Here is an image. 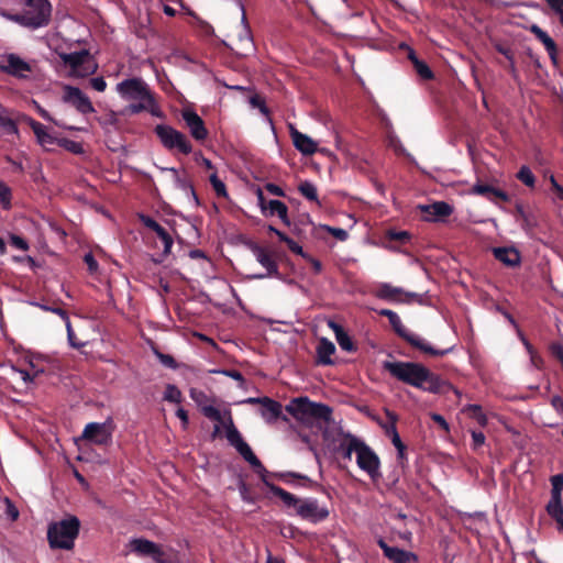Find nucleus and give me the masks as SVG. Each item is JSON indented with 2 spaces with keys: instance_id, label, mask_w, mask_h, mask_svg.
<instances>
[{
  "instance_id": "obj_1",
  "label": "nucleus",
  "mask_w": 563,
  "mask_h": 563,
  "mask_svg": "<svg viewBox=\"0 0 563 563\" xmlns=\"http://www.w3.org/2000/svg\"><path fill=\"white\" fill-rule=\"evenodd\" d=\"M382 367L397 380L431 394L441 393L446 385L439 375L417 362L384 361Z\"/></svg>"
},
{
  "instance_id": "obj_2",
  "label": "nucleus",
  "mask_w": 563,
  "mask_h": 563,
  "mask_svg": "<svg viewBox=\"0 0 563 563\" xmlns=\"http://www.w3.org/2000/svg\"><path fill=\"white\" fill-rule=\"evenodd\" d=\"M264 485L278 497L286 507L294 508L295 514L303 520L312 523L324 521L330 512L325 506H320L316 498H298L294 494L263 478Z\"/></svg>"
},
{
  "instance_id": "obj_3",
  "label": "nucleus",
  "mask_w": 563,
  "mask_h": 563,
  "mask_svg": "<svg viewBox=\"0 0 563 563\" xmlns=\"http://www.w3.org/2000/svg\"><path fill=\"white\" fill-rule=\"evenodd\" d=\"M22 12L0 10V15L32 30L46 26L51 21L52 5L48 0H22Z\"/></svg>"
},
{
  "instance_id": "obj_4",
  "label": "nucleus",
  "mask_w": 563,
  "mask_h": 563,
  "mask_svg": "<svg viewBox=\"0 0 563 563\" xmlns=\"http://www.w3.org/2000/svg\"><path fill=\"white\" fill-rule=\"evenodd\" d=\"M78 517L67 514L60 520L52 521L47 527V542L52 550L71 551L80 533Z\"/></svg>"
},
{
  "instance_id": "obj_5",
  "label": "nucleus",
  "mask_w": 563,
  "mask_h": 563,
  "mask_svg": "<svg viewBox=\"0 0 563 563\" xmlns=\"http://www.w3.org/2000/svg\"><path fill=\"white\" fill-rule=\"evenodd\" d=\"M286 411L302 423L323 421L329 423L332 419V409L328 405L311 401L308 397H297L285 407Z\"/></svg>"
},
{
  "instance_id": "obj_6",
  "label": "nucleus",
  "mask_w": 563,
  "mask_h": 563,
  "mask_svg": "<svg viewBox=\"0 0 563 563\" xmlns=\"http://www.w3.org/2000/svg\"><path fill=\"white\" fill-rule=\"evenodd\" d=\"M379 316L386 317L397 335L408 342L411 346L420 350L421 352L432 355V356H443L448 354L452 347L444 350H437L432 347L426 340L419 338L418 335L411 333L406 329L402 324L399 316L389 309H382L378 311Z\"/></svg>"
},
{
  "instance_id": "obj_7",
  "label": "nucleus",
  "mask_w": 563,
  "mask_h": 563,
  "mask_svg": "<svg viewBox=\"0 0 563 563\" xmlns=\"http://www.w3.org/2000/svg\"><path fill=\"white\" fill-rule=\"evenodd\" d=\"M65 66L70 68V75L74 77H87L95 74L98 64L87 49L79 52L59 54Z\"/></svg>"
},
{
  "instance_id": "obj_8",
  "label": "nucleus",
  "mask_w": 563,
  "mask_h": 563,
  "mask_svg": "<svg viewBox=\"0 0 563 563\" xmlns=\"http://www.w3.org/2000/svg\"><path fill=\"white\" fill-rule=\"evenodd\" d=\"M154 133L159 139L162 145L168 151L177 150L184 155H189L192 152V145L188 137L170 125L157 124Z\"/></svg>"
},
{
  "instance_id": "obj_9",
  "label": "nucleus",
  "mask_w": 563,
  "mask_h": 563,
  "mask_svg": "<svg viewBox=\"0 0 563 563\" xmlns=\"http://www.w3.org/2000/svg\"><path fill=\"white\" fill-rule=\"evenodd\" d=\"M117 91L125 100L151 101L153 95L148 85L139 77L128 78L117 85Z\"/></svg>"
},
{
  "instance_id": "obj_10",
  "label": "nucleus",
  "mask_w": 563,
  "mask_h": 563,
  "mask_svg": "<svg viewBox=\"0 0 563 563\" xmlns=\"http://www.w3.org/2000/svg\"><path fill=\"white\" fill-rule=\"evenodd\" d=\"M250 250L254 254L256 261L266 268L265 274H258L255 275L254 278L263 279L266 277H275V278H282V274L278 268V264L274 257V253L267 250L266 247L255 243L251 242L249 244Z\"/></svg>"
},
{
  "instance_id": "obj_11",
  "label": "nucleus",
  "mask_w": 563,
  "mask_h": 563,
  "mask_svg": "<svg viewBox=\"0 0 563 563\" xmlns=\"http://www.w3.org/2000/svg\"><path fill=\"white\" fill-rule=\"evenodd\" d=\"M357 466L367 473V475L374 481H378L382 477L379 472L380 460L378 455L363 441L356 455Z\"/></svg>"
},
{
  "instance_id": "obj_12",
  "label": "nucleus",
  "mask_w": 563,
  "mask_h": 563,
  "mask_svg": "<svg viewBox=\"0 0 563 563\" xmlns=\"http://www.w3.org/2000/svg\"><path fill=\"white\" fill-rule=\"evenodd\" d=\"M130 549L141 558H151L156 563H168L162 547L144 538L130 541Z\"/></svg>"
},
{
  "instance_id": "obj_13",
  "label": "nucleus",
  "mask_w": 563,
  "mask_h": 563,
  "mask_svg": "<svg viewBox=\"0 0 563 563\" xmlns=\"http://www.w3.org/2000/svg\"><path fill=\"white\" fill-rule=\"evenodd\" d=\"M81 439L96 445L107 446L112 441V432L106 423L90 422L86 424Z\"/></svg>"
},
{
  "instance_id": "obj_14",
  "label": "nucleus",
  "mask_w": 563,
  "mask_h": 563,
  "mask_svg": "<svg viewBox=\"0 0 563 563\" xmlns=\"http://www.w3.org/2000/svg\"><path fill=\"white\" fill-rule=\"evenodd\" d=\"M64 101L70 103L82 114H88L95 111L90 99L77 87L65 86Z\"/></svg>"
},
{
  "instance_id": "obj_15",
  "label": "nucleus",
  "mask_w": 563,
  "mask_h": 563,
  "mask_svg": "<svg viewBox=\"0 0 563 563\" xmlns=\"http://www.w3.org/2000/svg\"><path fill=\"white\" fill-rule=\"evenodd\" d=\"M181 118L189 129L190 135L198 142L207 140L209 132L203 120L191 109H184Z\"/></svg>"
},
{
  "instance_id": "obj_16",
  "label": "nucleus",
  "mask_w": 563,
  "mask_h": 563,
  "mask_svg": "<svg viewBox=\"0 0 563 563\" xmlns=\"http://www.w3.org/2000/svg\"><path fill=\"white\" fill-rule=\"evenodd\" d=\"M376 542L383 550L384 556L393 563H410L418 561V556L413 552L397 547H390L382 537H379Z\"/></svg>"
},
{
  "instance_id": "obj_17",
  "label": "nucleus",
  "mask_w": 563,
  "mask_h": 563,
  "mask_svg": "<svg viewBox=\"0 0 563 563\" xmlns=\"http://www.w3.org/2000/svg\"><path fill=\"white\" fill-rule=\"evenodd\" d=\"M375 296L383 300L397 302H410L412 298L417 297L416 294L405 292L401 288L387 283L380 284L376 288Z\"/></svg>"
},
{
  "instance_id": "obj_18",
  "label": "nucleus",
  "mask_w": 563,
  "mask_h": 563,
  "mask_svg": "<svg viewBox=\"0 0 563 563\" xmlns=\"http://www.w3.org/2000/svg\"><path fill=\"white\" fill-rule=\"evenodd\" d=\"M419 209L427 221H438L451 216L453 209L444 201H435L431 205H421Z\"/></svg>"
},
{
  "instance_id": "obj_19",
  "label": "nucleus",
  "mask_w": 563,
  "mask_h": 563,
  "mask_svg": "<svg viewBox=\"0 0 563 563\" xmlns=\"http://www.w3.org/2000/svg\"><path fill=\"white\" fill-rule=\"evenodd\" d=\"M294 146L302 155H312L317 152V143L307 134L299 132L294 125L289 126Z\"/></svg>"
},
{
  "instance_id": "obj_20",
  "label": "nucleus",
  "mask_w": 563,
  "mask_h": 563,
  "mask_svg": "<svg viewBox=\"0 0 563 563\" xmlns=\"http://www.w3.org/2000/svg\"><path fill=\"white\" fill-rule=\"evenodd\" d=\"M282 410L283 406L280 402L266 396L263 397V402L261 405L260 412L266 422L272 423L278 420L279 418H283V420L287 421L288 419L287 417L283 416Z\"/></svg>"
},
{
  "instance_id": "obj_21",
  "label": "nucleus",
  "mask_w": 563,
  "mask_h": 563,
  "mask_svg": "<svg viewBox=\"0 0 563 563\" xmlns=\"http://www.w3.org/2000/svg\"><path fill=\"white\" fill-rule=\"evenodd\" d=\"M143 224L156 233V235L159 238V240L164 244V253L168 254L172 251L174 241L172 235L167 232V230L162 227L156 220L148 216H142L141 217Z\"/></svg>"
},
{
  "instance_id": "obj_22",
  "label": "nucleus",
  "mask_w": 563,
  "mask_h": 563,
  "mask_svg": "<svg viewBox=\"0 0 563 563\" xmlns=\"http://www.w3.org/2000/svg\"><path fill=\"white\" fill-rule=\"evenodd\" d=\"M32 71V67L29 63L23 60L16 54L10 53L8 60V68L5 74L13 76L19 79H25L29 77V73Z\"/></svg>"
},
{
  "instance_id": "obj_23",
  "label": "nucleus",
  "mask_w": 563,
  "mask_h": 563,
  "mask_svg": "<svg viewBox=\"0 0 563 563\" xmlns=\"http://www.w3.org/2000/svg\"><path fill=\"white\" fill-rule=\"evenodd\" d=\"M340 434L342 435V441L336 448V451L341 453L344 459L350 461L352 459V453L357 455L363 441L350 432L341 431Z\"/></svg>"
},
{
  "instance_id": "obj_24",
  "label": "nucleus",
  "mask_w": 563,
  "mask_h": 563,
  "mask_svg": "<svg viewBox=\"0 0 563 563\" xmlns=\"http://www.w3.org/2000/svg\"><path fill=\"white\" fill-rule=\"evenodd\" d=\"M190 397L201 407V412L205 417L217 422H222V415L218 408L211 405H202V401L207 399L203 391L191 389Z\"/></svg>"
},
{
  "instance_id": "obj_25",
  "label": "nucleus",
  "mask_w": 563,
  "mask_h": 563,
  "mask_svg": "<svg viewBox=\"0 0 563 563\" xmlns=\"http://www.w3.org/2000/svg\"><path fill=\"white\" fill-rule=\"evenodd\" d=\"M496 260L509 267H516L520 264V253L515 247H495L493 250Z\"/></svg>"
},
{
  "instance_id": "obj_26",
  "label": "nucleus",
  "mask_w": 563,
  "mask_h": 563,
  "mask_svg": "<svg viewBox=\"0 0 563 563\" xmlns=\"http://www.w3.org/2000/svg\"><path fill=\"white\" fill-rule=\"evenodd\" d=\"M128 113L139 114L143 111L150 112L152 115L163 118L164 113L156 103L154 93L151 96V101L131 103L126 108Z\"/></svg>"
},
{
  "instance_id": "obj_27",
  "label": "nucleus",
  "mask_w": 563,
  "mask_h": 563,
  "mask_svg": "<svg viewBox=\"0 0 563 563\" xmlns=\"http://www.w3.org/2000/svg\"><path fill=\"white\" fill-rule=\"evenodd\" d=\"M473 191L493 201L495 199H499L505 202L509 201V196L507 192L487 184H476L473 187Z\"/></svg>"
},
{
  "instance_id": "obj_28",
  "label": "nucleus",
  "mask_w": 563,
  "mask_h": 563,
  "mask_svg": "<svg viewBox=\"0 0 563 563\" xmlns=\"http://www.w3.org/2000/svg\"><path fill=\"white\" fill-rule=\"evenodd\" d=\"M334 352L335 345L330 340L325 338L320 339L317 347V363L320 365H332L333 361L331 360V355L334 354Z\"/></svg>"
},
{
  "instance_id": "obj_29",
  "label": "nucleus",
  "mask_w": 563,
  "mask_h": 563,
  "mask_svg": "<svg viewBox=\"0 0 563 563\" xmlns=\"http://www.w3.org/2000/svg\"><path fill=\"white\" fill-rule=\"evenodd\" d=\"M329 327L334 331L335 339L338 341V344L343 351L346 352H354L356 351V346L353 343L350 335L345 332V330L338 323L330 321Z\"/></svg>"
},
{
  "instance_id": "obj_30",
  "label": "nucleus",
  "mask_w": 563,
  "mask_h": 563,
  "mask_svg": "<svg viewBox=\"0 0 563 563\" xmlns=\"http://www.w3.org/2000/svg\"><path fill=\"white\" fill-rule=\"evenodd\" d=\"M266 217L278 216L284 224L290 225L288 207L280 200H269Z\"/></svg>"
},
{
  "instance_id": "obj_31",
  "label": "nucleus",
  "mask_w": 563,
  "mask_h": 563,
  "mask_svg": "<svg viewBox=\"0 0 563 563\" xmlns=\"http://www.w3.org/2000/svg\"><path fill=\"white\" fill-rule=\"evenodd\" d=\"M408 58L411 60L417 74L424 80L433 79L434 75L423 60H420L412 48H408Z\"/></svg>"
},
{
  "instance_id": "obj_32",
  "label": "nucleus",
  "mask_w": 563,
  "mask_h": 563,
  "mask_svg": "<svg viewBox=\"0 0 563 563\" xmlns=\"http://www.w3.org/2000/svg\"><path fill=\"white\" fill-rule=\"evenodd\" d=\"M167 170L173 173L176 186L183 191H185L187 195H190L195 203L198 206L200 202L192 183L189 179L181 177L178 170L174 167L168 168Z\"/></svg>"
},
{
  "instance_id": "obj_33",
  "label": "nucleus",
  "mask_w": 563,
  "mask_h": 563,
  "mask_svg": "<svg viewBox=\"0 0 563 563\" xmlns=\"http://www.w3.org/2000/svg\"><path fill=\"white\" fill-rule=\"evenodd\" d=\"M221 423L225 428V437H227L228 442L236 449L244 440H243L241 433L239 432V430L236 429V427L234 426V422H233V419H232V416L230 412H229V417H228L227 421L222 420Z\"/></svg>"
},
{
  "instance_id": "obj_34",
  "label": "nucleus",
  "mask_w": 563,
  "mask_h": 563,
  "mask_svg": "<svg viewBox=\"0 0 563 563\" xmlns=\"http://www.w3.org/2000/svg\"><path fill=\"white\" fill-rule=\"evenodd\" d=\"M386 415H387V418L389 420V424L385 426V431H386V434L388 437H390L391 439V443L394 444V446L397 449V448H400V446H405V444L402 443L400 437H399V433L397 431V428H396V422L398 420V417L396 413L387 410L386 411Z\"/></svg>"
},
{
  "instance_id": "obj_35",
  "label": "nucleus",
  "mask_w": 563,
  "mask_h": 563,
  "mask_svg": "<svg viewBox=\"0 0 563 563\" xmlns=\"http://www.w3.org/2000/svg\"><path fill=\"white\" fill-rule=\"evenodd\" d=\"M32 131L42 146L45 147L55 144L56 139L46 131V128L42 123L33 122Z\"/></svg>"
},
{
  "instance_id": "obj_36",
  "label": "nucleus",
  "mask_w": 563,
  "mask_h": 563,
  "mask_svg": "<svg viewBox=\"0 0 563 563\" xmlns=\"http://www.w3.org/2000/svg\"><path fill=\"white\" fill-rule=\"evenodd\" d=\"M0 129L4 134H18L16 122L5 115V110L0 106Z\"/></svg>"
},
{
  "instance_id": "obj_37",
  "label": "nucleus",
  "mask_w": 563,
  "mask_h": 563,
  "mask_svg": "<svg viewBox=\"0 0 563 563\" xmlns=\"http://www.w3.org/2000/svg\"><path fill=\"white\" fill-rule=\"evenodd\" d=\"M563 489L552 488L551 489V499L547 505V512H554L563 510L561 493Z\"/></svg>"
},
{
  "instance_id": "obj_38",
  "label": "nucleus",
  "mask_w": 563,
  "mask_h": 563,
  "mask_svg": "<svg viewBox=\"0 0 563 563\" xmlns=\"http://www.w3.org/2000/svg\"><path fill=\"white\" fill-rule=\"evenodd\" d=\"M298 190L309 201L318 202L317 187L312 183L308 180L300 183L298 186Z\"/></svg>"
},
{
  "instance_id": "obj_39",
  "label": "nucleus",
  "mask_w": 563,
  "mask_h": 563,
  "mask_svg": "<svg viewBox=\"0 0 563 563\" xmlns=\"http://www.w3.org/2000/svg\"><path fill=\"white\" fill-rule=\"evenodd\" d=\"M465 411L472 419L476 420L482 427H485L487 424V417L483 412V409L479 405H467Z\"/></svg>"
},
{
  "instance_id": "obj_40",
  "label": "nucleus",
  "mask_w": 563,
  "mask_h": 563,
  "mask_svg": "<svg viewBox=\"0 0 563 563\" xmlns=\"http://www.w3.org/2000/svg\"><path fill=\"white\" fill-rule=\"evenodd\" d=\"M517 178L526 186L533 188L536 184V177L528 166H521L517 173Z\"/></svg>"
},
{
  "instance_id": "obj_41",
  "label": "nucleus",
  "mask_w": 563,
  "mask_h": 563,
  "mask_svg": "<svg viewBox=\"0 0 563 563\" xmlns=\"http://www.w3.org/2000/svg\"><path fill=\"white\" fill-rule=\"evenodd\" d=\"M164 399L169 402L179 404L183 400V395L177 386L168 384L165 388Z\"/></svg>"
},
{
  "instance_id": "obj_42",
  "label": "nucleus",
  "mask_w": 563,
  "mask_h": 563,
  "mask_svg": "<svg viewBox=\"0 0 563 563\" xmlns=\"http://www.w3.org/2000/svg\"><path fill=\"white\" fill-rule=\"evenodd\" d=\"M210 184L218 197L227 198L228 191L224 183L218 177L217 173H213L209 177Z\"/></svg>"
},
{
  "instance_id": "obj_43",
  "label": "nucleus",
  "mask_w": 563,
  "mask_h": 563,
  "mask_svg": "<svg viewBox=\"0 0 563 563\" xmlns=\"http://www.w3.org/2000/svg\"><path fill=\"white\" fill-rule=\"evenodd\" d=\"M249 102L253 108H257L262 114L266 117L269 114V110L265 103L264 98L258 93H254L253 96H251Z\"/></svg>"
},
{
  "instance_id": "obj_44",
  "label": "nucleus",
  "mask_w": 563,
  "mask_h": 563,
  "mask_svg": "<svg viewBox=\"0 0 563 563\" xmlns=\"http://www.w3.org/2000/svg\"><path fill=\"white\" fill-rule=\"evenodd\" d=\"M247 463H250V465L254 468V471L261 475V478H265L266 479V474H267V471L266 468L264 467V465L262 464V462L258 460V457L255 455V454H252L250 455L249 457L246 456V460H245Z\"/></svg>"
},
{
  "instance_id": "obj_45",
  "label": "nucleus",
  "mask_w": 563,
  "mask_h": 563,
  "mask_svg": "<svg viewBox=\"0 0 563 563\" xmlns=\"http://www.w3.org/2000/svg\"><path fill=\"white\" fill-rule=\"evenodd\" d=\"M11 198V189L4 183L0 181V203L3 206V208H10Z\"/></svg>"
},
{
  "instance_id": "obj_46",
  "label": "nucleus",
  "mask_w": 563,
  "mask_h": 563,
  "mask_svg": "<svg viewBox=\"0 0 563 563\" xmlns=\"http://www.w3.org/2000/svg\"><path fill=\"white\" fill-rule=\"evenodd\" d=\"M282 242L286 243V245L288 246V249L297 254V255H300L301 257H308V253H306L303 251V249L296 242L294 241L292 239H290L288 235L287 236H282Z\"/></svg>"
},
{
  "instance_id": "obj_47",
  "label": "nucleus",
  "mask_w": 563,
  "mask_h": 563,
  "mask_svg": "<svg viewBox=\"0 0 563 563\" xmlns=\"http://www.w3.org/2000/svg\"><path fill=\"white\" fill-rule=\"evenodd\" d=\"M155 355L157 356V358L164 366L172 368V369L177 368V366H178L177 362L172 355L164 354L159 351H155Z\"/></svg>"
},
{
  "instance_id": "obj_48",
  "label": "nucleus",
  "mask_w": 563,
  "mask_h": 563,
  "mask_svg": "<svg viewBox=\"0 0 563 563\" xmlns=\"http://www.w3.org/2000/svg\"><path fill=\"white\" fill-rule=\"evenodd\" d=\"M245 36L240 38V44L244 45V51L238 52V54L245 56L247 55V51H251L253 48V42L250 34V29L247 25L244 27Z\"/></svg>"
},
{
  "instance_id": "obj_49",
  "label": "nucleus",
  "mask_w": 563,
  "mask_h": 563,
  "mask_svg": "<svg viewBox=\"0 0 563 563\" xmlns=\"http://www.w3.org/2000/svg\"><path fill=\"white\" fill-rule=\"evenodd\" d=\"M542 44L544 45L550 58L555 63L556 62V54H558V47L553 38L549 35L547 38L543 40Z\"/></svg>"
},
{
  "instance_id": "obj_50",
  "label": "nucleus",
  "mask_w": 563,
  "mask_h": 563,
  "mask_svg": "<svg viewBox=\"0 0 563 563\" xmlns=\"http://www.w3.org/2000/svg\"><path fill=\"white\" fill-rule=\"evenodd\" d=\"M391 241H398L400 243H407L410 240V234L407 231H389L387 234Z\"/></svg>"
},
{
  "instance_id": "obj_51",
  "label": "nucleus",
  "mask_w": 563,
  "mask_h": 563,
  "mask_svg": "<svg viewBox=\"0 0 563 563\" xmlns=\"http://www.w3.org/2000/svg\"><path fill=\"white\" fill-rule=\"evenodd\" d=\"M275 477L286 482V483H289V478H297V479H301V481H305V482H309V477L306 476V475H302V474H299V473H294V472H285V473H277L275 474Z\"/></svg>"
},
{
  "instance_id": "obj_52",
  "label": "nucleus",
  "mask_w": 563,
  "mask_h": 563,
  "mask_svg": "<svg viewBox=\"0 0 563 563\" xmlns=\"http://www.w3.org/2000/svg\"><path fill=\"white\" fill-rule=\"evenodd\" d=\"M324 229L339 241H345L349 236L347 232L341 228L324 225Z\"/></svg>"
},
{
  "instance_id": "obj_53",
  "label": "nucleus",
  "mask_w": 563,
  "mask_h": 563,
  "mask_svg": "<svg viewBox=\"0 0 563 563\" xmlns=\"http://www.w3.org/2000/svg\"><path fill=\"white\" fill-rule=\"evenodd\" d=\"M10 244L19 250L27 251L29 250V243L26 240H24L22 236L12 234L10 236Z\"/></svg>"
},
{
  "instance_id": "obj_54",
  "label": "nucleus",
  "mask_w": 563,
  "mask_h": 563,
  "mask_svg": "<svg viewBox=\"0 0 563 563\" xmlns=\"http://www.w3.org/2000/svg\"><path fill=\"white\" fill-rule=\"evenodd\" d=\"M494 47L499 54L504 55L507 60L515 57V53L509 46H506L501 43H496L494 44Z\"/></svg>"
},
{
  "instance_id": "obj_55",
  "label": "nucleus",
  "mask_w": 563,
  "mask_h": 563,
  "mask_svg": "<svg viewBox=\"0 0 563 563\" xmlns=\"http://www.w3.org/2000/svg\"><path fill=\"white\" fill-rule=\"evenodd\" d=\"M556 15H559L560 23L563 26V0H554L549 7Z\"/></svg>"
},
{
  "instance_id": "obj_56",
  "label": "nucleus",
  "mask_w": 563,
  "mask_h": 563,
  "mask_svg": "<svg viewBox=\"0 0 563 563\" xmlns=\"http://www.w3.org/2000/svg\"><path fill=\"white\" fill-rule=\"evenodd\" d=\"M90 86L91 88H93L95 90L99 91V92H102L106 90L107 88V82L106 80L103 79V77H95V78H91L90 79Z\"/></svg>"
},
{
  "instance_id": "obj_57",
  "label": "nucleus",
  "mask_w": 563,
  "mask_h": 563,
  "mask_svg": "<svg viewBox=\"0 0 563 563\" xmlns=\"http://www.w3.org/2000/svg\"><path fill=\"white\" fill-rule=\"evenodd\" d=\"M265 189L271 194V195H274V196H277V197H285V191L283 190V188H280L278 185L276 184H273V183H267L265 185Z\"/></svg>"
},
{
  "instance_id": "obj_58",
  "label": "nucleus",
  "mask_w": 563,
  "mask_h": 563,
  "mask_svg": "<svg viewBox=\"0 0 563 563\" xmlns=\"http://www.w3.org/2000/svg\"><path fill=\"white\" fill-rule=\"evenodd\" d=\"M473 448L478 449L485 443V435L481 431H472Z\"/></svg>"
},
{
  "instance_id": "obj_59",
  "label": "nucleus",
  "mask_w": 563,
  "mask_h": 563,
  "mask_svg": "<svg viewBox=\"0 0 563 563\" xmlns=\"http://www.w3.org/2000/svg\"><path fill=\"white\" fill-rule=\"evenodd\" d=\"M530 32L534 34V36L542 43L544 38L549 36V34L543 31L539 25L533 24L530 27Z\"/></svg>"
},
{
  "instance_id": "obj_60",
  "label": "nucleus",
  "mask_w": 563,
  "mask_h": 563,
  "mask_svg": "<svg viewBox=\"0 0 563 563\" xmlns=\"http://www.w3.org/2000/svg\"><path fill=\"white\" fill-rule=\"evenodd\" d=\"M235 450L242 455L244 460H246V456L249 457L250 455L254 454L251 446L245 441H243Z\"/></svg>"
},
{
  "instance_id": "obj_61",
  "label": "nucleus",
  "mask_w": 563,
  "mask_h": 563,
  "mask_svg": "<svg viewBox=\"0 0 563 563\" xmlns=\"http://www.w3.org/2000/svg\"><path fill=\"white\" fill-rule=\"evenodd\" d=\"M431 419L440 427L442 428L443 430L445 431H449V423L446 422V420L444 419L443 416L439 415V413H432L431 415Z\"/></svg>"
},
{
  "instance_id": "obj_62",
  "label": "nucleus",
  "mask_w": 563,
  "mask_h": 563,
  "mask_svg": "<svg viewBox=\"0 0 563 563\" xmlns=\"http://www.w3.org/2000/svg\"><path fill=\"white\" fill-rule=\"evenodd\" d=\"M549 516L555 520L558 525V530L563 532V510L549 512Z\"/></svg>"
},
{
  "instance_id": "obj_63",
  "label": "nucleus",
  "mask_w": 563,
  "mask_h": 563,
  "mask_svg": "<svg viewBox=\"0 0 563 563\" xmlns=\"http://www.w3.org/2000/svg\"><path fill=\"white\" fill-rule=\"evenodd\" d=\"M84 261L87 264L88 269L90 272H96L98 269V263L95 260L92 254H90V253L86 254L85 257H84Z\"/></svg>"
},
{
  "instance_id": "obj_64",
  "label": "nucleus",
  "mask_w": 563,
  "mask_h": 563,
  "mask_svg": "<svg viewBox=\"0 0 563 563\" xmlns=\"http://www.w3.org/2000/svg\"><path fill=\"white\" fill-rule=\"evenodd\" d=\"M551 484H552V488L563 489V475L556 474V475L552 476Z\"/></svg>"
}]
</instances>
